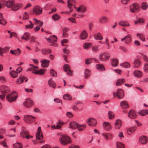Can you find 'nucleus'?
<instances>
[{
    "label": "nucleus",
    "mask_w": 148,
    "mask_h": 148,
    "mask_svg": "<svg viewBox=\"0 0 148 148\" xmlns=\"http://www.w3.org/2000/svg\"><path fill=\"white\" fill-rule=\"evenodd\" d=\"M63 124L64 123L63 122L60 121L58 123H57L56 125H52L51 126V128L53 130L56 129H60L61 127V125H63Z\"/></svg>",
    "instance_id": "nucleus-22"
},
{
    "label": "nucleus",
    "mask_w": 148,
    "mask_h": 148,
    "mask_svg": "<svg viewBox=\"0 0 148 148\" xmlns=\"http://www.w3.org/2000/svg\"><path fill=\"white\" fill-rule=\"evenodd\" d=\"M119 25L122 26L127 27L130 26V24L128 22L125 21H121L119 23Z\"/></svg>",
    "instance_id": "nucleus-36"
},
{
    "label": "nucleus",
    "mask_w": 148,
    "mask_h": 148,
    "mask_svg": "<svg viewBox=\"0 0 148 148\" xmlns=\"http://www.w3.org/2000/svg\"><path fill=\"white\" fill-rule=\"evenodd\" d=\"M128 116L129 118L134 119L137 117V114L134 110H132L129 112Z\"/></svg>",
    "instance_id": "nucleus-15"
},
{
    "label": "nucleus",
    "mask_w": 148,
    "mask_h": 148,
    "mask_svg": "<svg viewBox=\"0 0 148 148\" xmlns=\"http://www.w3.org/2000/svg\"><path fill=\"white\" fill-rule=\"evenodd\" d=\"M113 95L115 97L116 96L119 99L123 98L124 96V94L123 90L121 88L117 89L116 92H114Z\"/></svg>",
    "instance_id": "nucleus-8"
},
{
    "label": "nucleus",
    "mask_w": 148,
    "mask_h": 148,
    "mask_svg": "<svg viewBox=\"0 0 148 148\" xmlns=\"http://www.w3.org/2000/svg\"><path fill=\"white\" fill-rule=\"evenodd\" d=\"M33 101L29 98L25 99L23 102L24 106L27 108H30L33 106Z\"/></svg>",
    "instance_id": "nucleus-10"
},
{
    "label": "nucleus",
    "mask_w": 148,
    "mask_h": 148,
    "mask_svg": "<svg viewBox=\"0 0 148 148\" xmlns=\"http://www.w3.org/2000/svg\"><path fill=\"white\" fill-rule=\"evenodd\" d=\"M75 2V1L74 0H69L67 1V6L69 9V12H71L73 10L72 9V7Z\"/></svg>",
    "instance_id": "nucleus-23"
},
{
    "label": "nucleus",
    "mask_w": 148,
    "mask_h": 148,
    "mask_svg": "<svg viewBox=\"0 0 148 148\" xmlns=\"http://www.w3.org/2000/svg\"><path fill=\"white\" fill-rule=\"evenodd\" d=\"M10 53L12 54L18 56L21 53V51L19 48H18L16 50H11L10 51Z\"/></svg>",
    "instance_id": "nucleus-32"
},
{
    "label": "nucleus",
    "mask_w": 148,
    "mask_h": 148,
    "mask_svg": "<svg viewBox=\"0 0 148 148\" xmlns=\"http://www.w3.org/2000/svg\"><path fill=\"white\" fill-rule=\"evenodd\" d=\"M78 123L75 121H72L69 124L70 127L72 129H75L77 128Z\"/></svg>",
    "instance_id": "nucleus-34"
},
{
    "label": "nucleus",
    "mask_w": 148,
    "mask_h": 148,
    "mask_svg": "<svg viewBox=\"0 0 148 148\" xmlns=\"http://www.w3.org/2000/svg\"><path fill=\"white\" fill-rule=\"evenodd\" d=\"M139 114L142 116H144L148 114V110H144L140 111L139 112Z\"/></svg>",
    "instance_id": "nucleus-48"
},
{
    "label": "nucleus",
    "mask_w": 148,
    "mask_h": 148,
    "mask_svg": "<svg viewBox=\"0 0 148 148\" xmlns=\"http://www.w3.org/2000/svg\"><path fill=\"white\" fill-rule=\"evenodd\" d=\"M95 38L96 40H102L103 37L101 34L99 32L97 33L94 35Z\"/></svg>",
    "instance_id": "nucleus-37"
},
{
    "label": "nucleus",
    "mask_w": 148,
    "mask_h": 148,
    "mask_svg": "<svg viewBox=\"0 0 148 148\" xmlns=\"http://www.w3.org/2000/svg\"><path fill=\"white\" fill-rule=\"evenodd\" d=\"M110 55L108 52H103L101 53L99 56V60L102 61H106L110 58Z\"/></svg>",
    "instance_id": "nucleus-7"
},
{
    "label": "nucleus",
    "mask_w": 148,
    "mask_h": 148,
    "mask_svg": "<svg viewBox=\"0 0 148 148\" xmlns=\"http://www.w3.org/2000/svg\"><path fill=\"white\" fill-rule=\"evenodd\" d=\"M118 60L116 59H114L113 60L112 62V65L113 66H116L118 65Z\"/></svg>",
    "instance_id": "nucleus-53"
},
{
    "label": "nucleus",
    "mask_w": 148,
    "mask_h": 148,
    "mask_svg": "<svg viewBox=\"0 0 148 148\" xmlns=\"http://www.w3.org/2000/svg\"><path fill=\"white\" fill-rule=\"evenodd\" d=\"M0 89L2 95H0V98L2 100L5 98V95L10 92L9 88L5 86H2L0 87Z\"/></svg>",
    "instance_id": "nucleus-4"
},
{
    "label": "nucleus",
    "mask_w": 148,
    "mask_h": 148,
    "mask_svg": "<svg viewBox=\"0 0 148 148\" xmlns=\"http://www.w3.org/2000/svg\"><path fill=\"white\" fill-rule=\"evenodd\" d=\"M47 40L49 42L53 43L57 41V38L56 36L52 35L49 36Z\"/></svg>",
    "instance_id": "nucleus-26"
},
{
    "label": "nucleus",
    "mask_w": 148,
    "mask_h": 148,
    "mask_svg": "<svg viewBox=\"0 0 148 148\" xmlns=\"http://www.w3.org/2000/svg\"><path fill=\"white\" fill-rule=\"evenodd\" d=\"M10 74L12 77L14 78H16L18 75V73L16 71H10Z\"/></svg>",
    "instance_id": "nucleus-44"
},
{
    "label": "nucleus",
    "mask_w": 148,
    "mask_h": 148,
    "mask_svg": "<svg viewBox=\"0 0 148 148\" xmlns=\"http://www.w3.org/2000/svg\"><path fill=\"white\" fill-rule=\"evenodd\" d=\"M36 137L37 139L41 140L43 139V134L41 130V127H39L38 128V130L36 134Z\"/></svg>",
    "instance_id": "nucleus-11"
},
{
    "label": "nucleus",
    "mask_w": 148,
    "mask_h": 148,
    "mask_svg": "<svg viewBox=\"0 0 148 148\" xmlns=\"http://www.w3.org/2000/svg\"><path fill=\"white\" fill-rule=\"evenodd\" d=\"M120 105L123 109L127 108L129 107L128 103L125 101H122L120 103Z\"/></svg>",
    "instance_id": "nucleus-31"
},
{
    "label": "nucleus",
    "mask_w": 148,
    "mask_h": 148,
    "mask_svg": "<svg viewBox=\"0 0 148 148\" xmlns=\"http://www.w3.org/2000/svg\"><path fill=\"white\" fill-rule=\"evenodd\" d=\"M29 15L27 12H25L23 14V20H26L29 19Z\"/></svg>",
    "instance_id": "nucleus-60"
},
{
    "label": "nucleus",
    "mask_w": 148,
    "mask_h": 148,
    "mask_svg": "<svg viewBox=\"0 0 148 148\" xmlns=\"http://www.w3.org/2000/svg\"><path fill=\"white\" fill-rule=\"evenodd\" d=\"M103 127L104 129L107 131H110L112 128L111 123L108 122H104L103 124Z\"/></svg>",
    "instance_id": "nucleus-14"
},
{
    "label": "nucleus",
    "mask_w": 148,
    "mask_h": 148,
    "mask_svg": "<svg viewBox=\"0 0 148 148\" xmlns=\"http://www.w3.org/2000/svg\"><path fill=\"white\" fill-rule=\"evenodd\" d=\"M41 52L43 54L47 55L51 53L52 51L50 49H44L42 50Z\"/></svg>",
    "instance_id": "nucleus-38"
},
{
    "label": "nucleus",
    "mask_w": 148,
    "mask_h": 148,
    "mask_svg": "<svg viewBox=\"0 0 148 148\" xmlns=\"http://www.w3.org/2000/svg\"><path fill=\"white\" fill-rule=\"evenodd\" d=\"M6 6L10 8L13 11H16L22 7V5L20 3H15L14 0H8L6 3Z\"/></svg>",
    "instance_id": "nucleus-1"
},
{
    "label": "nucleus",
    "mask_w": 148,
    "mask_h": 148,
    "mask_svg": "<svg viewBox=\"0 0 148 148\" xmlns=\"http://www.w3.org/2000/svg\"><path fill=\"white\" fill-rule=\"evenodd\" d=\"M86 127V125H81L78 124L77 128L79 131H81L84 130Z\"/></svg>",
    "instance_id": "nucleus-46"
},
{
    "label": "nucleus",
    "mask_w": 148,
    "mask_h": 148,
    "mask_svg": "<svg viewBox=\"0 0 148 148\" xmlns=\"http://www.w3.org/2000/svg\"><path fill=\"white\" fill-rule=\"evenodd\" d=\"M141 64V61L138 59H135L133 62V66L135 67H139Z\"/></svg>",
    "instance_id": "nucleus-21"
},
{
    "label": "nucleus",
    "mask_w": 148,
    "mask_h": 148,
    "mask_svg": "<svg viewBox=\"0 0 148 148\" xmlns=\"http://www.w3.org/2000/svg\"><path fill=\"white\" fill-rule=\"evenodd\" d=\"M18 96L17 92L15 91L8 94L6 97L7 100L10 103H12L16 101Z\"/></svg>",
    "instance_id": "nucleus-3"
},
{
    "label": "nucleus",
    "mask_w": 148,
    "mask_h": 148,
    "mask_svg": "<svg viewBox=\"0 0 148 148\" xmlns=\"http://www.w3.org/2000/svg\"><path fill=\"white\" fill-rule=\"evenodd\" d=\"M46 70L45 69H41L39 70L34 69L32 71V73L36 74L42 75L44 73V71Z\"/></svg>",
    "instance_id": "nucleus-27"
},
{
    "label": "nucleus",
    "mask_w": 148,
    "mask_h": 148,
    "mask_svg": "<svg viewBox=\"0 0 148 148\" xmlns=\"http://www.w3.org/2000/svg\"><path fill=\"white\" fill-rule=\"evenodd\" d=\"M93 59V58H90L89 59H87L85 60V63L86 64H90L92 62V60Z\"/></svg>",
    "instance_id": "nucleus-63"
},
{
    "label": "nucleus",
    "mask_w": 148,
    "mask_h": 148,
    "mask_svg": "<svg viewBox=\"0 0 148 148\" xmlns=\"http://www.w3.org/2000/svg\"><path fill=\"white\" fill-rule=\"evenodd\" d=\"M136 36L139 38L142 41H145V36L143 34L138 33L136 34Z\"/></svg>",
    "instance_id": "nucleus-41"
},
{
    "label": "nucleus",
    "mask_w": 148,
    "mask_h": 148,
    "mask_svg": "<svg viewBox=\"0 0 148 148\" xmlns=\"http://www.w3.org/2000/svg\"><path fill=\"white\" fill-rule=\"evenodd\" d=\"M108 116H109V119H113L114 117V113L111 111L108 112Z\"/></svg>",
    "instance_id": "nucleus-54"
},
{
    "label": "nucleus",
    "mask_w": 148,
    "mask_h": 148,
    "mask_svg": "<svg viewBox=\"0 0 148 148\" xmlns=\"http://www.w3.org/2000/svg\"><path fill=\"white\" fill-rule=\"evenodd\" d=\"M36 117L30 115H25L24 117V120L27 123L32 124L35 121Z\"/></svg>",
    "instance_id": "nucleus-5"
},
{
    "label": "nucleus",
    "mask_w": 148,
    "mask_h": 148,
    "mask_svg": "<svg viewBox=\"0 0 148 148\" xmlns=\"http://www.w3.org/2000/svg\"><path fill=\"white\" fill-rule=\"evenodd\" d=\"M96 67L97 69L100 71H103L105 70L103 66L101 64H97L96 65Z\"/></svg>",
    "instance_id": "nucleus-49"
},
{
    "label": "nucleus",
    "mask_w": 148,
    "mask_h": 148,
    "mask_svg": "<svg viewBox=\"0 0 148 148\" xmlns=\"http://www.w3.org/2000/svg\"><path fill=\"white\" fill-rule=\"evenodd\" d=\"M2 14L0 12V23L4 25L6 24L7 22L5 20L2 18Z\"/></svg>",
    "instance_id": "nucleus-43"
},
{
    "label": "nucleus",
    "mask_w": 148,
    "mask_h": 148,
    "mask_svg": "<svg viewBox=\"0 0 148 148\" xmlns=\"http://www.w3.org/2000/svg\"><path fill=\"white\" fill-rule=\"evenodd\" d=\"M64 99L66 100H72V97L71 95L68 94H66L64 95L63 96Z\"/></svg>",
    "instance_id": "nucleus-52"
},
{
    "label": "nucleus",
    "mask_w": 148,
    "mask_h": 148,
    "mask_svg": "<svg viewBox=\"0 0 148 148\" xmlns=\"http://www.w3.org/2000/svg\"><path fill=\"white\" fill-rule=\"evenodd\" d=\"M86 8L82 5L80 6L78 8L77 11L78 12L81 11L82 13H84L86 12Z\"/></svg>",
    "instance_id": "nucleus-35"
},
{
    "label": "nucleus",
    "mask_w": 148,
    "mask_h": 148,
    "mask_svg": "<svg viewBox=\"0 0 148 148\" xmlns=\"http://www.w3.org/2000/svg\"><path fill=\"white\" fill-rule=\"evenodd\" d=\"M48 84L49 86L53 88H55L56 84L55 83L53 82L52 79H50L48 81Z\"/></svg>",
    "instance_id": "nucleus-45"
},
{
    "label": "nucleus",
    "mask_w": 148,
    "mask_h": 148,
    "mask_svg": "<svg viewBox=\"0 0 148 148\" xmlns=\"http://www.w3.org/2000/svg\"><path fill=\"white\" fill-rule=\"evenodd\" d=\"M140 8L139 5L136 3H133L130 7V12L133 13H136L138 12Z\"/></svg>",
    "instance_id": "nucleus-6"
},
{
    "label": "nucleus",
    "mask_w": 148,
    "mask_h": 148,
    "mask_svg": "<svg viewBox=\"0 0 148 148\" xmlns=\"http://www.w3.org/2000/svg\"><path fill=\"white\" fill-rule=\"evenodd\" d=\"M68 42V40L67 39H64L62 40L61 42L63 46H67L66 45H65V43H67Z\"/></svg>",
    "instance_id": "nucleus-62"
},
{
    "label": "nucleus",
    "mask_w": 148,
    "mask_h": 148,
    "mask_svg": "<svg viewBox=\"0 0 148 148\" xmlns=\"http://www.w3.org/2000/svg\"><path fill=\"white\" fill-rule=\"evenodd\" d=\"M64 70L65 71L67 72V74L70 75H72L73 74L72 72L71 71L70 66L68 64H65L63 66Z\"/></svg>",
    "instance_id": "nucleus-16"
},
{
    "label": "nucleus",
    "mask_w": 148,
    "mask_h": 148,
    "mask_svg": "<svg viewBox=\"0 0 148 148\" xmlns=\"http://www.w3.org/2000/svg\"><path fill=\"white\" fill-rule=\"evenodd\" d=\"M25 78L23 76H21L19 78L17 79L16 81V83L18 84H19L22 83L24 81Z\"/></svg>",
    "instance_id": "nucleus-39"
},
{
    "label": "nucleus",
    "mask_w": 148,
    "mask_h": 148,
    "mask_svg": "<svg viewBox=\"0 0 148 148\" xmlns=\"http://www.w3.org/2000/svg\"><path fill=\"white\" fill-rule=\"evenodd\" d=\"M49 62L50 61L49 60H42L41 61V65L43 67H47L49 65Z\"/></svg>",
    "instance_id": "nucleus-30"
},
{
    "label": "nucleus",
    "mask_w": 148,
    "mask_h": 148,
    "mask_svg": "<svg viewBox=\"0 0 148 148\" xmlns=\"http://www.w3.org/2000/svg\"><path fill=\"white\" fill-rule=\"evenodd\" d=\"M144 70L145 72L148 73V64H145L144 67Z\"/></svg>",
    "instance_id": "nucleus-64"
},
{
    "label": "nucleus",
    "mask_w": 148,
    "mask_h": 148,
    "mask_svg": "<svg viewBox=\"0 0 148 148\" xmlns=\"http://www.w3.org/2000/svg\"><path fill=\"white\" fill-rule=\"evenodd\" d=\"M29 66L31 67L27 69V71H32H32H34V69H38V66H35L33 64H30Z\"/></svg>",
    "instance_id": "nucleus-47"
},
{
    "label": "nucleus",
    "mask_w": 148,
    "mask_h": 148,
    "mask_svg": "<svg viewBox=\"0 0 148 148\" xmlns=\"http://www.w3.org/2000/svg\"><path fill=\"white\" fill-rule=\"evenodd\" d=\"M148 8V5L145 2L143 3L141 5V8L143 10H146Z\"/></svg>",
    "instance_id": "nucleus-56"
},
{
    "label": "nucleus",
    "mask_w": 148,
    "mask_h": 148,
    "mask_svg": "<svg viewBox=\"0 0 148 148\" xmlns=\"http://www.w3.org/2000/svg\"><path fill=\"white\" fill-rule=\"evenodd\" d=\"M60 18V16L57 14H55L52 16V19L55 21L58 20Z\"/></svg>",
    "instance_id": "nucleus-61"
},
{
    "label": "nucleus",
    "mask_w": 148,
    "mask_h": 148,
    "mask_svg": "<svg viewBox=\"0 0 148 148\" xmlns=\"http://www.w3.org/2000/svg\"><path fill=\"white\" fill-rule=\"evenodd\" d=\"M84 77L86 79H87L90 76L91 72L90 70L86 69L84 71Z\"/></svg>",
    "instance_id": "nucleus-33"
},
{
    "label": "nucleus",
    "mask_w": 148,
    "mask_h": 148,
    "mask_svg": "<svg viewBox=\"0 0 148 148\" xmlns=\"http://www.w3.org/2000/svg\"><path fill=\"white\" fill-rule=\"evenodd\" d=\"M92 50L94 52H97L99 50V46L95 45L93 46L92 47Z\"/></svg>",
    "instance_id": "nucleus-57"
},
{
    "label": "nucleus",
    "mask_w": 148,
    "mask_h": 148,
    "mask_svg": "<svg viewBox=\"0 0 148 148\" xmlns=\"http://www.w3.org/2000/svg\"><path fill=\"white\" fill-rule=\"evenodd\" d=\"M125 40V42L126 44H129L132 41V38L130 34H127L125 37L121 39V41H123Z\"/></svg>",
    "instance_id": "nucleus-12"
},
{
    "label": "nucleus",
    "mask_w": 148,
    "mask_h": 148,
    "mask_svg": "<svg viewBox=\"0 0 148 148\" xmlns=\"http://www.w3.org/2000/svg\"><path fill=\"white\" fill-rule=\"evenodd\" d=\"M30 37V34L28 32H25L22 36L21 39L27 41L29 39Z\"/></svg>",
    "instance_id": "nucleus-29"
},
{
    "label": "nucleus",
    "mask_w": 148,
    "mask_h": 148,
    "mask_svg": "<svg viewBox=\"0 0 148 148\" xmlns=\"http://www.w3.org/2000/svg\"><path fill=\"white\" fill-rule=\"evenodd\" d=\"M125 79H118L116 81V84L117 86L120 85L125 83Z\"/></svg>",
    "instance_id": "nucleus-42"
},
{
    "label": "nucleus",
    "mask_w": 148,
    "mask_h": 148,
    "mask_svg": "<svg viewBox=\"0 0 148 148\" xmlns=\"http://www.w3.org/2000/svg\"><path fill=\"white\" fill-rule=\"evenodd\" d=\"M63 51L64 52V53L65 54V55H64L63 56V57L64 58V60L66 61H67L66 59L67 57V55H66V54H68L70 53V51L69 50L66 49H63Z\"/></svg>",
    "instance_id": "nucleus-40"
},
{
    "label": "nucleus",
    "mask_w": 148,
    "mask_h": 148,
    "mask_svg": "<svg viewBox=\"0 0 148 148\" xmlns=\"http://www.w3.org/2000/svg\"><path fill=\"white\" fill-rule=\"evenodd\" d=\"M88 36V33L86 30H84L81 32L79 36V38L81 40L86 39Z\"/></svg>",
    "instance_id": "nucleus-18"
},
{
    "label": "nucleus",
    "mask_w": 148,
    "mask_h": 148,
    "mask_svg": "<svg viewBox=\"0 0 148 148\" xmlns=\"http://www.w3.org/2000/svg\"><path fill=\"white\" fill-rule=\"evenodd\" d=\"M121 66L125 68H129L130 67V64L128 62H126L120 64Z\"/></svg>",
    "instance_id": "nucleus-55"
},
{
    "label": "nucleus",
    "mask_w": 148,
    "mask_h": 148,
    "mask_svg": "<svg viewBox=\"0 0 148 148\" xmlns=\"http://www.w3.org/2000/svg\"><path fill=\"white\" fill-rule=\"evenodd\" d=\"M86 123L89 126H95L97 123V121L94 119L90 118L86 120Z\"/></svg>",
    "instance_id": "nucleus-13"
},
{
    "label": "nucleus",
    "mask_w": 148,
    "mask_h": 148,
    "mask_svg": "<svg viewBox=\"0 0 148 148\" xmlns=\"http://www.w3.org/2000/svg\"><path fill=\"white\" fill-rule=\"evenodd\" d=\"M116 146L117 148H124L125 147V145L124 144L121 142H117Z\"/></svg>",
    "instance_id": "nucleus-51"
},
{
    "label": "nucleus",
    "mask_w": 148,
    "mask_h": 148,
    "mask_svg": "<svg viewBox=\"0 0 148 148\" xmlns=\"http://www.w3.org/2000/svg\"><path fill=\"white\" fill-rule=\"evenodd\" d=\"M20 136L23 138H26L27 139H28L30 138H33V136L29 135L28 131L26 130H22L20 134Z\"/></svg>",
    "instance_id": "nucleus-9"
},
{
    "label": "nucleus",
    "mask_w": 148,
    "mask_h": 148,
    "mask_svg": "<svg viewBox=\"0 0 148 148\" xmlns=\"http://www.w3.org/2000/svg\"><path fill=\"white\" fill-rule=\"evenodd\" d=\"M33 11L34 13L37 15L40 14L42 12L41 8L38 6H36L34 8Z\"/></svg>",
    "instance_id": "nucleus-17"
},
{
    "label": "nucleus",
    "mask_w": 148,
    "mask_h": 148,
    "mask_svg": "<svg viewBox=\"0 0 148 148\" xmlns=\"http://www.w3.org/2000/svg\"><path fill=\"white\" fill-rule=\"evenodd\" d=\"M50 73L53 77H56L57 76V72L53 69L50 70Z\"/></svg>",
    "instance_id": "nucleus-59"
},
{
    "label": "nucleus",
    "mask_w": 148,
    "mask_h": 148,
    "mask_svg": "<svg viewBox=\"0 0 148 148\" xmlns=\"http://www.w3.org/2000/svg\"><path fill=\"white\" fill-rule=\"evenodd\" d=\"M13 147L14 148H22V144L19 142H17L13 144Z\"/></svg>",
    "instance_id": "nucleus-50"
},
{
    "label": "nucleus",
    "mask_w": 148,
    "mask_h": 148,
    "mask_svg": "<svg viewBox=\"0 0 148 148\" xmlns=\"http://www.w3.org/2000/svg\"><path fill=\"white\" fill-rule=\"evenodd\" d=\"M122 124V121L119 119H117L115 123V128L117 130H119Z\"/></svg>",
    "instance_id": "nucleus-20"
},
{
    "label": "nucleus",
    "mask_w": 148,
    "mask_h": 148,
    "mask_svg": "<svg viewBox=\"0 0 148 148\" xmlns=\"http://www.w3.org/2000/svg\"><path fill=\"white\" fill-rule=\"evenodd\" d=\"M59 140L60 143L63 145H67L72 142L70 137L66 134H60Z\"/></svg>",
    "instance_id": "nucleus-2"
},
{
    "label": "nucleus",
    "mask_w": 148,
    "mask_h": 148,
    "mask_svg": "<svg viewBox=\"0 0 148 148\" xmlns=\"http://www.w3.org/2000/svg\"><path fill=\"white\" fill-rule=\"evenodd\" d=\"M108 20L109 19L108 17L103 16L99 19V21L101 23H105L108 22Z\"/></svg>",
    "instance_id": "nucleus-19"
},
{
    "label": "nucleus",
    "mask_w": 148,
    "mask_h": 148,
    "mask_svg": "<svg viewBox=\"0 0 148 148\" xmlns=\"http://www.w3.org/2000/svg\"><path fill=\"white\" fill-rule=\"evenodd\" d=\"M136 126H133L129 128L127 130V133L128 135H131V134L133 133L136 130Z\"/></svg>",
    "instance_id": "nucleus-24"
},
{
    "label": "nucleus",
    "mask_w": 148,
    "mask_h": 148,
    "mask_svg": "<svg viewBox=\"0 0 148 148\" xmlns=\"http://www.w3.org/2000/svg\"><path fill=\"white\" fill-rule=\"evenodd\" d=\"M133 74L134 76L137 78H140L143 75L142 72L139 70H136L134 71Z\"/></svg>",
    "instance_id": "nucleus-25"
},
{
    "label": "nucleus",
    "mask_w": 148,
    "mask_h": 148,
    "mask_svg": "<svg viewBox=\"0 0 148 148\" xmlns=\"http://www.w3.org/2000/svg\"><path fill=\"white\" fill-rule=\"evenodd\" d=\"M147 137L144 136H142L139 138V142L142 144H145L147 143Z\"/></svg>",
    "instance_id": "nucleus-28"
},
{
    "label": "nucleus",
    "mask_w": 148,
    "mask_h": 148,
    "mask_svg": "<svg viewBox=\"0 0 148 148\" xmlns=\"http://www.w3.org/2000/svg\"><path fill=\"white\" fill-rule=\"evenodd\" d=\"M92 45L91 43H85L83 45V47L84 49H88Z\"/></svg>",
    "instance_id": "nucleus-58"
}]
</instances>
